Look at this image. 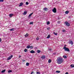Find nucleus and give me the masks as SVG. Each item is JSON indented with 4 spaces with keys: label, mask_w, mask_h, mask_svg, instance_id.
Segmentation results:
<instances>
[{
    "label": "nucleus",
    "mask_w": 74,
    "mask_h": 74,
    "mask_svg": "<svg viewBox=\"0 0 74 74\" xmlns=\"http://www.w3.org/2000/svg\"><path fill=\"white\" fill-rule=\"evenodd\" d=\"M64 61V60H63V58H59L58 59L57 62L58 64H62V63Z\"/></svg>",
    "instance_id": "f257e3e1"
},
{
    "label": "nucleus",
    "mask_w": 74,
    "mask_h": 74,
    "mask_svg": "<svg viewBox=\"0 0 74 74\" xmlns=\"http://www.w3.org/2000/svg\"><path fill=\"white\" fill-rule=\"evenodd\" d=\"M63 49H64L65 51H67V52H70V50L68 48L66 47L65 46H64L63 47Z\"/></svg>",
    "instance_id": "f03ea898"
},
{
    "label": "nucleus",
    "mask_w": 74,
    "mask_h": 74,
    "mask_svg": "<svg viewBox=\"0 0 74 74\" xmlns=\"http://www.w3.org/2000/svg\"><path fill=\"white\" fill-rule=\"evenodd\" d=\"M65 25H66V26L67 27H69V26H70V23H69V22L68 21H65Z\"/></svg>",
    "instance_id": "7ed1b4c3"
},
{
    "label": "nucleus",
    "mask_w": 74,
    "mask_h": 74,
    "mask_svg": "<svg viewBox=\"0 0 74 74\" xmlns=\"http://www.w3.org/2000/svg\"><path fill=\"white\" fill-rule=\"evenodd\" d=\"M52 11L54 13H56V8H54L52 10Z\"/></svg>",
    "instance_id": "20e7f679"
},
{
    "label": "nucleus",
    "mask_w": 74,
    "mask_h": 74,
    "mask_svg": "<svg viewBox=\"0 0 74 74\" xmlns=\"http://www.w3.org/2000/svg\"><path fill=\"white\" fill-rule=\"evenodd\" d=\"M13 56L12 55H11L10 56H9L8 58H7V60H10L11 59L12 57H13Z\"/></svg>",
    "instance_id": "39448f33"
},
{
    "label": "nucleus",
    "mask_w": 74,
    "mask_h": 74,
    "mask_svg": "<svg viewBox=\"0 0 74 74\" xmlns=\"http://www.w3.org/2000/svg\"><path fill=\"white\" fill-rule=\"evenodd\" d=\"M43 10L45 11H46L48 10V9L47 8H43Z\"/></svg>",
    "instance_id": "423d86ee"
},
{
    "label": "nucleus",
    "mask_w": 74,
    "mask_h": 74,
    "mask_svg": "<svg viewBox=\"0 0 74 74\" xmlns=\"http://www.w3.org/2000/svg\"><path fill=\"white\" fill-rule=\"evenodd\" d=\"M30 53H35V51L34 50H32L30 52Z\"/></svg>",
    "instance_id": "0eeeda50"
},
{
    "label": "nucleus",
    "mask_w": 74,
    "mask_h": 74,
    "mask_svg": "<svg viewBox=\"0 0 74 74\" xmlns=\"http://www.w3.org/2000/svg\"><path fill=\"white\" fill-rule=\"evenodd\" d=\"M69 44H71V45H73V42L72 41H70L69 42Z\"/></svg>",
    "instance_id": "6e6552de"
},
{
    "label": "nucleus",
    "mask_w": 74,
    "mask_h": 74,
    "mask_svg": "<svg viewBox=\"0 0 74 74\" xmlns=\"http://www.w3.org/2000/svg\"><path fill=\"white\" fill-rule=\"evenodd\" d=\"M23 4V3L22 2H21L20 3V5H19V7H21V6H22V5Z\"/></svg>",
    "instance_id": "1a4fd4ad"
},
{
    "label": "nucleus",
    "mask_w": 74,
    "mask_h": 74,
    "mask_svg": "<svg viewBox=\"0 0 74 74\" xmlns=\"http://www.w3.org/2000/svg\"><path fill=\"white\" fill-rule=\"evenodd\" d=\"M13 15H14V14H10L9 16L10 17H12V16Z\"/></svg>",
    "instance_id": "9d476101"
},
{
    "label": "nucleus",
    "mask_w": 74,
    "mask_h": 74,
    "mask_svg": "<svg viewBox=\"0 0 74 74\" xmlns=\"http://www.w3.org/2000/svg\"><path fill=\"white\" fill-rule=\"evenodd\" d=\"M27 12L26 11H25L24 12V13L23 14L25 15H26V14H27Z\"/></svg>",
    "instance_id": "9b49d317"
},
{
    "label": "nucleus",
    "mask_w": 74,
    "mask_h": 74,
    "mask_svg": "<svg viewBox=\"0 0 74 74\" xmlns=\"http://www.w3.org/2000/svg\"><path fill=\"white\" fill-rule=\"evenodd\" d=\"M29 64H30L28 62H27L26 64V65L27 66H29Z\"/></svg>",
    "instance_id": "f8f14e48"
},
{
    "label": "nucleus",
    "mask_w": 74,
    "mask_h": 74,
    "mask_svg": "<svg viewBox=\"0 0 74 74\" xmlns=\"http://www.w3.org/2000/svg\"><path fill=\"white\" fill-rule=\"evenodd\" d=\"M24 36L25 37H28V36H29V34L28 33H27Z\"/></svg>",
    "instance_id": "ddd939ff"
},
{
    "label": "nucleus",
    "mask_w": 74,
    "mask_h": 74,
    "mask_svg": "<svg viewBox=\"0 0 74 74\" xmlns=\"http://www.w3.org/2000/svg\"><path fill=\"white\" fill-rule=\"evenodd\" d=\"M41 58L42 59H44L45 58V56H42Z\"/></svg>",
    "instance_id": "4468645a"
},
{
    "label": "nucleus",
    "mask_w": 74,
    "mask_h": 74,
    "mask_svg": "<svg viewBox=\"0 0 74 74\" xmlns=\"http://www.w3.org/2000/svg\"><path fill=\"white\" fill-rule=\"evenodd\" d=\"M33 14V13H31L30 14H29V17H30V16H32Z\"/></svg>",
    "instance_id": "2eb2a0df"
},
{
    "label": "nucleus",
    "mask_w": 74,
    "mask_h": 74,
    "mask_svg": "<svg viewBox=\"0 0 74 74\" xmlns=\"http://www.w3.org/2000/svg\"><path fill=\"white\" fill-rule=\"evenodd\" d=\"M37 53H40L41 52V51L39 50H38L37 51Z\"/></svg>",
    "instance_id": "dca6fc26"
},
{
    "label": "nucleus",
    "mask_w": 74,
    "mask_h": 74,
    "mask_svg": "<svg viewBox=\"0 0 74 74\" xmlns=\"http://www.w3.org/2000/svg\"><path fill=\"white\" fill-rule=\"evenodd\" d=\"M69 13V12L68 11H66L65 12V14H68Z\"/></svg>",
    "instance_id": "f3484780"
},
{
    "label": "nucleus",
    "mask_w": 74,
    "mask_h": 74,
    "mask_svg": "<svg viewBox=\"0 0 74 74\" xmlns=\"http://www.w3.org/2000/svg\"><path fill=\"white\" fill-rule=\"evenodd\" d=\"M50 37H51V36L50 35H49L47 38H49Z\"/></svg>",
    "instance_id": "a211bd4d"
},
{
    "label": "nucleus",
    "mask_w": 74,
    "mask_h": 74,
    "mask_svg": "<svg viewBox=\"0 0 74 74\" xmlns=\"http://www.w3.org/2000/svg\"><path fill=\"white\" fill-rule=\"evenodd\" d=\"M71 68H73V67H74V64H71L70 65Z\"/></svg>",
    "instance_id": "6ab92c4d"
},
{
    "label": "nucleus",
    "mask_w": 74,
    "mask_h": 74,
    "mask_svg": "<svg viewBox=\"0 0 74 74\" xmlns=\"http://www.w3.org/2000/svg\"><path fill=\"white\" fill-rule=\"evenodd\" d=\"M5 69H4V70H2L1 71V73H4V72H5Z\"/></svg>",
    "instance_id": "aec40b11"
},
{
    "label": "nucleus",
    "mask_w": 74,
    "mask_h": 74,
    "mask_svg": "<svg viewBox=\"0 0 74 74\" xmlns=\"http://www.w3.org/2000/svg\"><path fill=\"white\" fill-rule=\"evenodd\" d=\"M51 62H52V60H50L49 59L48 60V63H50Z\"/></svg>",
    "instance_id": "412c9836"
},
{
    "label": "nucleus",
    "mask_w": 74,
    "mask_h": 74,
    "mask_svg": "<svg viewBox=\"0 0 74 74\" xmlns=\"http://www.w3.org/2000/svg\"><path fill=\"white\" fill-rule=\"evenodd\" d=\"M56 73H60V71H56Z\"/></svg>",
    "instance_id": "4be33fe9"
},
{
    "label": "nucleus",
    "mask_w": 74,
    "mask_h": 74,
    "mask_svg": "<svg viewBox=\"0 0 74 74\" xmlns=\"http://www.w3.org/2000/svg\"><path fill=\"white\" fill-rule=\"evenodd\" d=\"M30 45H28L27 47V48H28V49H29V48H30Z\"/></svg>",
    "instance_id": "5701e85b"
},
{
    "label": "nucleus",
    "mask_w": 74,
    "mask_h": 74,
    "mask_svg": "<svg viewBox=\"0 0 74 74\" xmlns=\"http://www.w3.org/2000/svg\"><path fill=\"white\" fill-rule=\"evenodd\" d=\"M12 70H9L8 71V73H10L12 72Z\"/></svg>",
    "instance_id": "b1692460"
},
{
    "label": "nucleus",
    "mask_w": 74,
    "mask_h": 74,
    "mask_svg": "<svg viewBox=\"0 0 74 74\" xmlns=\"http://www.w3.org/2000/svg\"><path fill=\"white\" fill-rule=\"evenodd\" d=\"M29 25H33V22H31L29 23Z\"/></svg>",
    "instance_id": "393cba45"
},
{
    "label": "nucleus",
    "mask_w": 74,
    "mask_h": 74,
    "mask_svg": "<svg viewBox=\"0 0 74 74\" xmlns=\"http://www.w3.org/2000/svg\"><path fill=\"white\" fill-rule=\"evenodd\" d=\"M50 24V22L49 21H48L47 22V25H49Z\"/></svg>",
    "instance_id": "a878e982"
},
{
    "label": "nucleus",
    "mask_w": 74,
    "mask_h": 74,
    "mask_svg": "<svg viewBox=\"0 0 74 74\" xmlns=\"http://www.w3.org/2000/svg\"><path fill=\"white\" fill-rule=\"evenodd\" d=\"M27 51V50L26 49H25L24 50V52H26Z\"/></svg>",
    "instance_id": "bb28decb"
},
{
    "label": "nucleus",
    "mask_w": 74,
    "mask_h": 74,
    "mask_svg": "<svg viewBox=\"0 0 74 74\" xmlns=\"http://www.w3.org/2000/svg\"><path fill=\"white\" fill-rule=\"evenodd\" d=\"M14 29L12 28L10 29V31H14Z\"/></svg>",
    "instance_id": "cd10ccee"
},
{
    "label": "nucleus",
    "mask_w": 74,
    "mask_h": 74,
    "mask_svg": "<svg viewBox=\"0 0 74 74\" xmlns=\"http://www.w3.org/2000/svg\"><path fill=\"white\" fill-rule=\"evenodd\" d=\"M26 5H28L29 4V2H26Z\"/></svg>",
    "instance_id": "c85d7f7f"
},
{
    "label": "nucleus",
    "mask_w": 74,
    "mask_h": 74,
    "mask_svg": "<svg viewBox=\"0 0 74 74\" xmlns=\"http://www.w3.org/2000/svg\"><path fill=\"white\" fill-rule=\"evenodd\" d=\"M40 74V73L39 72H37L36 74Z\"/></svg>",
    "instance_id": "c756f323"
},
{
    "label": "nucleus",
    "mask_w": 74,
    "mask_h": 74,
    "mask_svg": "<svg viewBox=\"0 0 74 74\" xmlns=\"http://www.w3.org/2000/svg\"><path fill=\"white\" fill-rule=\"evenodd\" d=\"M54 34H55V35H56H56H57V34H58L56 33H54Z\"/></svg>",
    "instance_id": "7c9ffc66"
},
{
    "label": "nucleus",
    "mask_w": 74,
    "mask_h": 74,
    "mask_svg": "<svg viewBox=\"0 0 74 74\" xmlns=\"http://www.w3.org/2000/svg\"><path fill=\"white\" fill-rule=\"evenodd\" d=\"M33 47L32 46H30V49H33Z\"/></svg>",
    "instance_id": "2f4dec72"
},
{
    "label": "nucleus",
    "mask_w": 74,
    "mask_h": 74,
    "mask_svg": "<svg viewBox=\"0 0 74 74\" xmlns=\"http://www.w3.org/2000/svg\"><path fill=\"white\" fill-rule=\"evenodd\" d=\"M63 57L64 58H67V57L66 56H63Z\"/></svg>",
    "instance_id": "473e14b6"
},
{
    "label": "nucleus",
    "mask_w": 74,
    "mask_h": 74,
    "mask_svg": "<svg viewBox=\"0 0 74 74\" xmlns=\"http://www.w3.org/2000/svg\"><path fill=\"white\" fill-rule=\"evenodd\" d=\"M4 0H0V2H3Z\"/></svg>",
    "instance_id": "72a5a7b5"
},
{
    "label": "nucleus",
    "mask_w": 74,
    "mask_h": 74,
    "mask_svg": "<svg viewBox=\"0 0 74 74\" xmlns=\"http://www.w3.org/2000/svg\"><path fill=\"white\" fill-rule=\"evenodd\" d=\"M62 31L63 32H66V30H65V29H63Z\"/></svg>",
    "instance_id": "f704fd0d"
},
{
    "label": "nucleus",
    "mask_w": 74,
    "mask_h": 74,
    "mask_svg": "<svg viewBox=\"0 0 74 74\" xmlns=\"http://www.w3.org/2000/svg\"><path fill=\"white\" fill-rule=\"evenodd\" d=\"M47 30H49L50 29V27H48L47 29Z\"/></svg>",
    "instance_id": "c9c22d12"
},
{
    "label": "nucleus",
    "mask_w": 74,
    "mask_h": 74,
    "mask_svg": "<svg viewBox=\"0 0 74 74\" xmlns=\"http://www.w3.org/2000/svg\"><path fill=\"white\" fill-rule=\"evenodd\" d=\"M31 74H34V72L33 71L32 72Z\"/></svg>",
    "instance_id": "e433bc0d"
},
{
    "label": "nucleus",
    "mask_w": 74,
    "mask_h": 74,
    "mask_svg": "<svg viewBox=\"0 0 74 74\" xmlns=\"http://www.w3.org/2000/svg\"><path fill=\"white\" fill-rule=\"evenodd\" d=\"M36 39L37 40H39V38H37Z\"/></svg>",
    "instance_id": "4c0bfd02"
},
{
    "label": "nucleus",
    "mask_w": 74,
    "mask_h": 74,
    "mask_svg": "<svg viewBox=\"0 0 74 74\" xmlns=\"http://www.w3.org/2000/svg\"><path fill=\"white\" fill-rule=\"evenodd\" d=\"M1 38H0V42H1Z\"/></svg>",
    "instance_id": "58836bf2"
},
{
    "label": "nucleus",
    "mask_w": 74,
    "mask_h": 74,
    "mask_svg": "<svg viewBox=\"0 0 74 74\" xmlns=\"http://www.w3.org/2000/svg\"><path fill=\"white\" fill-rule=\"evenodd\" d=\"M18 57L19 58H21V55H20Z\"/></svg>",
    "instance_id": "ea45409f"
},
{
    "label": "nucleus",
    "mask_w": 74,
    "mask_h": 74,
    "mask_svg": "<svg viewBox=\"0 0 74 74\" xmlns=\"http://www.w3.org/2000/svg\"><path fill=\"white\" fill-rule=\"evenodd\" d=\"M51 50H52V49H49V51H51Z\"/></svg>",
    "instance_id": "a19ab883"
},
{
    "label": "nucleus",
    "mask_w": 74,
    "mask_h": 74,
    "mask_svg": "<svg viewBox=\"0 0 74 74\" xmlns=\"http://www.w3.org/2000/svg\"><path fill=\"white\" fill-rule=\"evenodd\" d=\"M22 61H23V62H25V60H22Z\"/></svg>",
    "instance_id": "79ce46f5"
},
{
    "label": "nucleus",
    "mask_w": 74,
    "mask_h": 74,
    "mask_svg": "<svg viewBox=\"0 0 74 74\" xmlns=\"http://www.w3.org/2000/svg\"><path fill=\"white\" fill-rule=\"evenodd\" d=\"M65 74H69V73L68 72H66L65 73Z\"/></svg>",
    "instance_id": "37998d69"
},
{
    "label": "nucleus",
    "mask_w": 74,
    "mask_h": 74,
    "mask_svg": "<svg viewBox=\"0 0 74 74\" xmlns=\"http://www.w3.org/2000/svg\"><path fill=\"white\" fill-rule=\"evenodd\" d=\"M66 45H65L64 47H66Z\"/></svg>",
    "instance_id": "c03bdc74"
},
{
    "label": "nucleus",
    "mask_w": 74,
    "mask_h": 74,
    "mask_svg": "<svg viewBox=\"0 0 74 74\" xmlns=\"http://www.w3.org/2000/svg\"><path fill=\"white\" fill-rule=\"evenodd\" d=\"M53 54H54V55H55V53H54Z\"/></svg>",
    "instance_id": "a18cd8bd"
}]
</instances>
